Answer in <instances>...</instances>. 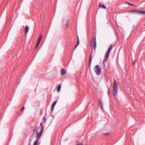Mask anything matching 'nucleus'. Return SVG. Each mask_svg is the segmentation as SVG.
Returning <instances> with one entry per match:
<instances>
[{
  "label": "nucleus",
  "mask_w": 145,
  "mask_h": 145,
  "mask_svg": "<svg viewBox=\"0 0 145 145\" xmlns=\"http://www.w3.org/2000/svg\"><path fill=\"white\" fill-rule=\"evenodd\" d=\"M94 69L95 72L97 75H99L101 74V69L99 65H96Z\"/></svg>",
  "instance_id": "obj_3"
},
{
  "label": "nucleus",
  "mask_w": 145,
  "mask_h": 145,
  "mask_svg": "<svg viewBox=\"0 0 145 145\" xmlns=\"http://www.w3.org/2000/svg\"><path fill=\"white\" fill-rule=\"evenodd\" d=\"M77 43L76 45L75 46V47L74 48H76V47L79 45V39L78 37V36L77 37Z\"/></svg>",
  "instance_id": "obj_13"
},
{
  "label": "nucleus",
  "mask_w": 145,
  "mask_h": 145,
  "mask_svg": "<svg viewBox=\"0 0 145 145\" xmlns=\"http://www.w3.org/2000/svg\"><path fill=\"white\" fill-rule=\"evenodd\" d=\"M76 145H83V144H77Z\"/></svg>",
  "instance_id": "obj_25"
},
{
  "label": "nucleus",
  "mask_w": 145,
  "mask_h": 145,
  "mask_svg": "<svg viewBox=\"0 0 145 145\" xmlns=\"http://www.w3.org/2000/svg\"><path fill=\"white\" fill-rule=\"evenodd\" d=\"M92 56L91 54H90L89 56V69H90V67L91 66V63L92 59Z\"/></svg>",
  "instance_id": "obj_5"
},
{
  "label": "nucleus",
  "mask_w": 145,
  "mask_h": 145,
  "mask_svg": "<svg viewBox=\"0 0 145 145\" xmlns=\"http://www.w3.org/2000/svg\"><path fill=\"white\" fill-rule=\"evenodd\" d=\"M28 145H30V142L29 143Z\"/></svg>",
  "instance_id": "obj_30"
},
{
  "label": "nucleus",
  "mask_w": 145,
  "mask_h": 145,
  "mask_svg": "<svg viewBox=\"0 0 145 145\" xmlns=\"http://www.w3.org/2000/svg\"><path fill=\"white\" fill-rule=\"evenodd\" d=\"M108 134V133H105V134H104V135H107Z\"/></svg>",
  "instance_id": "obj_27"
},
{
  "label": "nucleus",
  "mask_w": 145,
  "mask_h": 145,
  "mask_svg": "<svg viewBox=\"0 0 145 145\" xmlns=\"http://www.w3.org/2000/svg\"><path fill=\"white\" fill-rule=\"evenodd\" d=\"M129 5H131V6H133V5H134L133 4H130V3H128Z\"/></svg>",
  "instance_id": "obj_24"
},
{
  "label": "nucleus",
  "mask_w": 145,
  "mask_h": 145,
  "mask_svg": "<svg viewBox=\"0 0 145 145\" xmlns=\"http://www.w3.org/2000/svg\"><path fill=\"white\" fill-rule=\"evenodd\" d=\"M138 14H145V12L143 11H138Z\"/></svg>",
  "instance_id": "obj_16"
},
{
  "label": "nucleus",
  "mask_w": 145,
  "mask_h": 145,
  "mask_svg": "<svg viewBox=\"0 0 145 145\" xmlns=\"http://www.w3.org/2000/svg\"><path fill=\"white\" fill-rule=\"evenodd\" d=\"M99 6L100 7L103 9H106V7L103 3H100L99 4Z\"/></svg>",
  "instance_id": "obj_9"
},
{
  "label": "nucleus",
  "mask_w": 145,
  "mask_h": 145,
  "mask_svg": "<svg viewBox=\"0 0 145 145\" xmlns=\"http://www.w3.org/2000/svg\"><path fill=\"white\" fill-rule=\"evenodd\" d=\"M93 42H94V46L93 47V48L94 50H95L96 48V38L95 36H93L92 37V40L91 42V44Z\"/></svg>",
  "instance_id": "obj_4"
},
{
  "label": "nucleus",
  "mask_w": 145,
  "mask_h": 145,
  "mask_svg": "<svg viewBox=\"0 0 145 145\" xmlns=\"http://www.w3.org/2000/svg\"><path fill=\"white\" fill-rule=\"evenodd\" d=\"M99 104L100 105V108L102 109L103 108V102L101 100H100L99 101Z\"/></svg>",
  "instance_id": "obj_10"
},
{
  "label": "nucleus",
  "mask_w": 145,
  "mask_h": 145,
  "mask_svg": "<svg viewBox=\"0 0 145 145\" xmlns=\"http://www.w3.org/2000/svg\"><path fill=\"white\" fill-rule=\"evenodd\" d=\"M112 45L111 44L110 45L109 48H108V50H107V52H110V50L112 49Z\"/></svg>",
  "instance_id": "obj_14"
},
{
  "label": "nucleus",
  "mask_w": 145,
  "mask_h": 145,
  "mask_svg": "<svg viewBox=\"0 0 145 145\" xmlns=\"http://www.w3.org/2000/svg\"><path fill=\"white\" fill-rule=\"evenodd\" d=\"M29 30L28 27L27 25H26L25 27V33L27 34Z\"/></svg>",
  "instance_id": "obj_15"
},
{
  "label": "nucleus",
  "mask_w": 145,
  "mask_h": 145,
  "mask_svg": "<svg viewBox=\"0 0 145 145\" xmlns=\"http://www.w3.org/2000/svg\"><path fill=\"white\" fill-rule=\"evenodd\" d=\"M109 54V52H107V53H106L105 56V59L104 60V62H106L107 60V59L108 57Z\"/></svg>",
  "instance_id": "obj_6"
},
{
  "label": "nucleus",
  "mask_w": 145,
  "mask_h": 145,
  "mask_svg": "<svg viewBox=\"0 0 145 145\" xmlns=\"http://www.w3.org/2000/svg\"><path fill=\"white\" fill-rule=\"evenodd\" d=\"M39 140H37L35 141L34 143V145H37V143Z\"/></svg>",
  "instance_id": "obj_17"
},
{
  "label": "nucleus",
  "mask_w": 145,
  "mask_h": 145,
  "mask_svg": "<svg viewBox=\"0 0 145 145\" xmlns=\"http://www.w3.org/2000/svg\"><path fill=\"white\" fill-rule=\"evenodd\" d=\"M66 71L65 70L62 69L61 71V75H64L66 73Z\"/></svg>",
  "instance_id": "obj_8"
},
{
  "label": "nucleus",
  "mask_w": 145,
  "mask_h": 145,
  "mask_svg": "<svg viewBox=\"0 0 145 145\" xmlns=\"http://www.w3.org/2000/svg\"><path fill=\"white\" fill-rule=\"evenodd\" d=\"M108 94H109V90H108Z\"/></svg>",
  "instance_id": "obj_29"
},
{
  "label": "nucleus",
  "mask_w": 145,
  "mask_h": 145,
  "mask_svg": "<svg viewBox=\"0 0 145 145\" xmlns=\"http://www.w3.org/2000/svg\"><path fill=\"white\" fill-rule=\"evenodd\" d=\"M117 82L116 80H115L114 81L113 86V95L114 96H116L117 94L118 89L117 88Z\"/></svg>",
  "instance_id": "obj_1"
},
{
  "label": "nucleus",
  "mask_w": 145,
  "mask_h": 145,
  "mask_svg": "<svg viewBox=\"0 0 145 145\" xmlns=\"http://www.w3.org/2000/svg\"><path fill=\"white\" fill-rule=\"evenodd\" d=\"M133 65H135V61H134L133 62Z\"/></svg>",
  "instance_id": "obj_22"
},
{
  "label": "nucleus",
  "mask_w": 145,
  "mask_h": 145,
  "mask_svg": "<svg viewBox=\"0 0 145 145\" xmlns=\"http://www.w3.org/2000/svg\"><path fill=\"white\" fill-rule=\"evenodd\" d=\"M61 88V85H60L58 86L57 87V91L58 92H59L60 91Z\"/></svg>",
  "instance_id": "obj_19"
},
{
  "label": "nucleus",
  "mask_w": 145,
  "mask_h": 145,
  "mask_svg": "<svg viewBox=\"0 0 145 145\" xmlns=\"http://www.w3.org/2000/svg\"><path fill=\"white\" fill-rule=\"evenodd\" d=\"M57 101H55L52 104V107H51V110H52V112H53V110H54V107L55 105H56V104L57 103Z\"/></svg>",
  "instance_id": "obj_7"
},
{
  "label": "nucleus",
  "mask_w": 145,
  "mask_h": 145,
  "mask_svg": "<svg viewBox=\"0 0 145 145\" xmlns=\"http://www.w3.org/2000/svg\"><path fill=\"white\" fill-rule=\"evenodd\" d=\"M39 45L37 44L36 45V48H37V47H38Z\"/></svg>",
  "instance_id": "obj_26"
},
{
  "label": "nucleus",
  "mask_w": 145,
  "mask_h": 145,
  "mask_svg": "<svg viewBox=\"0 0 145 145\" xmlns=\"http://www.w3.org/2000/svg\"><path fill=\"white\" fill-rule=\"evenodd\" d=\"M40 125L41 127V130L39 132H38L37 131V134L36 136L37 139L39 140L40 138V137L44 130V126L42 125V123H40Z\"/></svg>",
  "instance_id": "obj_2"
},
{
  "label": "nucleus",
  "mask_w": 145,
  "mask_h": 145,
  "mask_svg": "<svg viewBox=\"0 0 145 145\" xmlns=\"http://www.w3.org/2000/svg\"><path fill=\"white\" fill-rule=\"evenodd\" d=\"M24 106H23V107L22 108V109H21V111H22L23 110V109H24Z\"/></svg>",
  "instance_id": "obj_23"
},
{
  "label": "nucleus",
  "mask_w": 145,
  "mask_h": 145,
  "mask_svg": "<svg viewBox=\"0 0 145 145\" xmlns=\"http://www.w3.org/2000/svg\"><path fill=\"white\" fill-rule=\"evenodd\" d=\"M42 35H40L38 39V41L39 40V41L40 42L41 40L42 39Z\"/></svg>",
  "instance_id": "obj_20"
},
{
  "label": "nucleus",
  "mask_w": 145,
  "mask_h": 145,
  "mask_svg": "<svg viewBox=\"0 0 145 145\" xmlns=\"http://www.w3.org/2000/svg\"><path fill=\"white\" fill-rule=\"evenodd\" d=\"M115 34L116 35H117V32H116V31H115Z\"/></svg>",
  "instance_id": "obj_28"
},
{
  "label": "nucleus",
  "mask_w": 145,
  "mask_h": 145,
  "mask_svg": "<svg viewBox=\"0 0 145 145\" xmlns=\"http://www.w3.org/2000/svg\"><path fill=\"white\" fill-rule=\"evenodd\" d=\"M40 42L39 41H39H38L37 44L39 45V44Z\"/></svg>",
  "instance_id": "obj_21"
},
{
  "label": "nucleus",
  "mask_w": 145,
  "mask_h": 145,
  "mask_svg": "<svg viewBox=\"0 0 145 145\" xmlns=\"http://www.w3.org/2000/svg\"><path fill=\"white\" fill-rule=\"evenodd\" d=\"M128 12H129L130 13H134L135 14H138V11H136V10H133L129 11Z\"/></svg>",
  "instance_id": "obj_11"
},
{
  "label": "nucleus",
  "mask_w": 145,
  "mask_h": 145,
  "mask_svg": "<svg viewBox=\"0 0 145 145\" xmlns=\"http://www.w3.org/2000/svg\"><path fill=\"white\" fill-rule=\"evenodd\" d=\"M38 127L37 126H35L33 127V132H35L38 129Z\"/></svg>",
  "instance_id": "obj_12"
},
{
  "label": "nucleus",
  "mask_w": 145,
  "mask_h": 145,
  "mask_svg": "<svg viewBox=\"0 0 145 145\" xmlns=\"http://www.w3.org/2000/svg\"><path fill=\"white\" fill-rule=\"evenodd\" d=\"M46 119L45 117H44L43 118V120H42V122L43 123H44L46 121Z\"/></svg>",
  "instance_id": "obj_18"
},
{
  "label": "nucleus",
  "mask_w": 145,
  "mask_h": 145,
  "mask_svg": "<svg viewBox=\"0 0 145 145\" xmlns=\"http://www.w3.org/2000/svg\"><path fill=\"white\" fill-rule=\"evenodd\" d=\"M68 24H67V25H68Z\"/></svg>",
  "instance_id": "obj_31"
}]
</instances>
